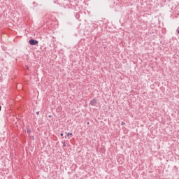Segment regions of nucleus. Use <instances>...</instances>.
<instances>
[{
	"mask_svg": "<svg viewBox=\"0 0 179 179\" xmlns=\"http://www.w3.org/2000/svg\"><path fill=\"white\" fill-rule=\"evenodd\" d=\"M121 125H125V122H121Z\"/></svg>",
	"mask_w": 179,
	"mask_h": 179,
	"instance_id": "obj_5",
	"label": "nucleus"
},
{
	"mask_svg": "<svg viewBox=\"0 0 179 179\" xmlns=\"http://www.w3.org/2000/svg\"><path fill=\"white\" fill-rule=\"evenodd\" d=\"M36 114H38V112H37Z\"/></svg>",
	"mask_w": 179,
	"mask_h": 179,
	"instance_id": "obj_8",
	"label": "nucleus"
},
{
	"mask_svg": "<svg viewBox=\"0 0 179 179\" xmlns=\"http://www.w3.org/2000/svg\"><path fill=\"white\" fill-rule=\"evenodd\" d=\"M49 117L51 118V115H49Z\"/></svg>",
	"mask_w": 179,
	"mask_h": 179,
	"instance_id": "obj_7",
	"label": "nucleus"
},
{
	"mask_svg": "<svg viewBox=\"0 0 179 179\" xmlns=\"http://www.w3.org/2000/svg\"><path fill=\"white\" fill-rule=\"evenodd\" d=\"M97 103V100L96 99H92L91 100L90 105V106H96V103Z\"/></svg>",
	"mask_w": 179,
	"mask_h": 179,
	"instance_id": "obj_2",
	"label": "nucleus"
},
{
	"mask_svg": "<svg viewBox=\"0 0 179 179\" xmlns=\"http://www.w3.org/2000/svg\"><path fill=\"white\" fill-rule=\"evenodd\" d=\"M29 44L31 45H36V44H38V41H37L34 39H31V40H29Z\"/></svg>",
	"mask_w": 179,
	"mask_h": 179,
	"instance_id": "obj_1",
	"label": "nucleus"
},
{
	"mask_svg": "<svg viewBox=\"0 0 179 179\" xmlns=\"http://www.w3.org/2000/svg\"><path fill=\"white\" fill-rule=\"evenodd\" d=\"M63 146L64 148L66 147V144H65V142H63Z\"/></svg>",
	"mask_w": 179,
	"mask_h": 179,
	"instance_id": "obj_4",
	"label": "nucleus"
},
{
	"mask_svg": "<svg viewBox=\"0 0 179 179\" xmlns=\"http://www.w3.org/2000/svg\"><path fill=\"white\" fill-rule=\"evenodd\" d=\"M0 111H1V106H0Z\"/></svg>",
	"mask_w": 179,
	"mask_h": 179,
	"instance_id": "obj_9",
	"label": "nucleus"
},
{
	"mask_svg": "<svg viewBox=\"0 0 179 179\" xmlns=\"http://www.w3.org/2000/svg\"><path fill=\"white\" fill-rule=\"evenodd\" d=\"M60 136H64V134L62 133V134H60Z\"/></svg>",
	"mask_w": 179,
	"mask_h": 179,
	"instance_id": "obj_6",
	"label": "nucleus"
},
{
	"mask_svg": "<svg viewBox=\"0 0 179 179\" xmlns=\"http://www.w3.org/2000/svg\"><path fill=\"white\" fill-rule=\"evenodd\" d=\"M66 135H67V137L69 139H71V137L70 136H72V133H68V132H66Z\"/></svg>",
	"mask_w": 179,
	"mask_h": 179,
	"instance_id": "obj_3",
	"label": "nucleus"
}]
</instances>
